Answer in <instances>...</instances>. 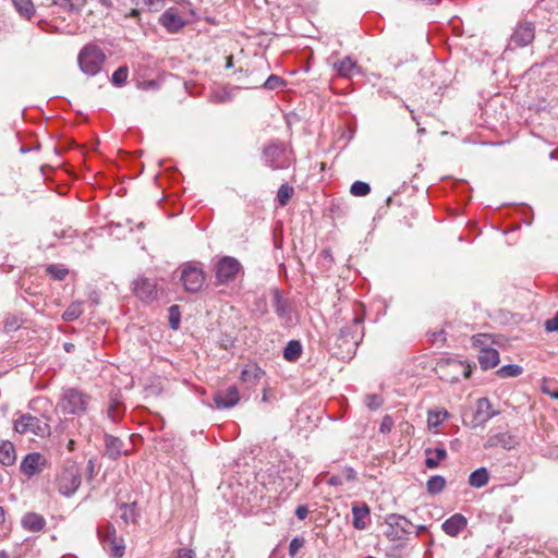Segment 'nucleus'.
Listing matches in <instances>:
<instances>
[{"instance_id":"nucleus-8","label":"nucleus","mask_w":558,"mask_h":558,"mask_svg":"<svg viewBox=\"0 0 558 558\" xmlns=\"http://www.w3.org/2000/svg\"><path fill=\"white\" fill-rule=\"evenodd\" d=\"M386 536L391 542H408L413 533L414 525L401 514H390L387 520Z\"/></svg>"},{"instance_id":"nucleus-15","label":"nucleus","mask_w":558,"mask_h":558,"mask_svg":"<svg viewBox=\"0 0 558 558\" xmlns=\"http://www.w3.org/2000/svg\"><path fill=\"white\" fill-rule=\"evenodd\" d=\"M105 454L112 460L119 459L121 456H128L132 448L130 445H126L119 437L112 436L110 434H105Z\"/></svg>"},{"instance_id":"nucleus-5","label":"nucleus","mask_w":558,"mask_h":558,"mask_svg":"<svg viewBox=\"0 0 558 558\" xmlns=\"http://www.w3.org/2000/svg\"><path fill=\"white\" fill-rule=\"evenodd\" d=\"M439 377L448 383H457L461 378H469L472 373L471 365L456 359H445L437 363Z\"/></svg>"},{"instance_id":"nucleus-47","label":"nucleus","mask_w":558,"mask_h":558,"mask_svg":"<svg viewBox=\"0 0 558 558\" xmlns=\"http://www.w3.org/2000/svg\"><path fill=\"white\" fill-rule=\"evenodd\" d=\"M430 342L438 347H442L444 343L446 342L445 331L439 330V331L432 332L430 333Z\"/></svg>"},{"instance_id":"nucleus-43","label":"nucleus","mask_w":558,"mask_h":558,"mask_svg":"<svg viewBox=\"0 0 558 558\" xmlns=\"http://www.w3.org/2000/svg\"><path fill=\"white\" fill-rule=\"evenodd\" d=\"M169 323L173 330H177L180 326V310L178 305H172L169 308Z\"/></svg>"},{"instance_id":"nucleus-61","label":"nucleus","mask_w":558,"mask_h":558,"mask_svg":"<svg viewBox=\"0 0 558 558\" xmlns=\"http://www.w3.org/2000/svg\"><path fill=\"white\" fill-rule=\"evenodd\" d=\"M263 401H267V392H266V390H264Z\"/></svg>"},{"instance_id":"nucleus-38","label":"nucleus","mask_w":558,"mask_h":558,"mask_svg":"<svg viewBox=\"0 0 558 558\" xmlns=\"http://www.w3.org/2000/svg\"><path fill=\"white\" fill-rule=\"evenodd\" d=\"M395 544H392L388 550H387V556L389 558H403L405 556V548H407V543L405 542H393Z\"/></svg>"},{"instance_id":"nucleus-49","label":"nucleus","mask_w":558,"mask_h":558,"mask_svg":"<svg viewBox=\"0 0 558 558\" xmlns=\"http://www.w3.org/2000/svg\"><path fill=\"white\" fill-rule=\"evenodd\" d=\"M545 328L547 331H558V312L553 318L546 320Z\"/></svg>"},{"instance_id":"nucleus-44","label":"nucleus","mask_w":558,"mask_h":558,"mask_svg":"<svg viewBox=\"0 0 558 558\" xmlns=\"http://www.w3.org/2000/svg\"><path fill=\"white\" fill-rule=\"evenodd\" d=\"M107 414L111 421H113V422L119 421L122 415V412L120 409V403L117 401L111 402L107 410Z\"/></svg>"},{"instance_id":"nucleus-58","label":"nucleus","mask_w":558,"mask_h":558,"mask_svg":"<svg viewBox=\"0 0 558 558\" xmlns=\"http://www.w3.org/2000/svg\"><path fill=\"white\" fill-rule=\"evenodd\" d=\"M425 530H426V526H425V525H418V526L416 527V533H415V534L417 535V534H420L421 532H423V531H425Z\"/></svg>"},{"instance_id":"nucleus-45","label":"nucleus","mask_w":558,"mask_h":558,"mask_svg":"<svg viewBox=\"0 0 558 558\" xmlns=\"http://www.w3.org/2000/svg\"><path fill=\"white\" fill-rule=\"evenodd\" d=\"M365 404L371 410H377L383 404V399L378 395H368L365 398Z\"/></svg>"},{"instance_id":"nucleus-56","label":"nucleus","mask_w":558,"mask_h":558,"mask_svg":"<svg viewBox=\"0 0 558 558\" xmlns=\"http://www.w3.org/2000/svg\"><path fill=\"white\" fill-rule=\"evenodd\" d=\"M4 522V511L3 508L0 506V524Z\"/></svg>"},{"instance_id":"nucleus-41","label":"nucleus","mask_w":558,"mask_h":558,"mask_svg":"<svg viewBox=\"0 0 558 558\" xmlns=\"http://www.w3.org/2000/svg\"><path fill=\"white\" fill-rule=\"evenodd\" d=\"M129 76V70L126 66H119L111 76V82L116 86H122Z\"/></svg>"},{"instance_id":"nucleus-53","label":"nucleus","mask_w":558,"mask_h":558,"mask_svg":"<svg viewBox=\"0 0 558 558\" xmlns=\"http://www.w3.org/2000/svg\"><path fill=\"white\" fill-rule=\"evenodd\" d=\"M163 0H144V2L150 8L156 9L158 4H160Z\"/></svg>"},{"instance_id":"nucleus-33","label":"nucleus","mask_w":558,"mask_h":558,"mask_svg":"<svg viewBox=\"0 0 558 558\" xmlns=\"http://www.w3.org/2000/svg\"><path fill=\"white\" fill-rule=\"evenodd\" d=\"M52 4L60 7L66 12H75L83 8L85 0H51Z\"/></svg>"},{"instance_id":"nucleus-34","label":"nucleus","mask_w":558,"mask_h":558,"mask_svg":"<svg viewBox=\"0 0 558 558\" xmlns=\"http://www.w3.org/2000/svg\"><path fill=\"white\" fill-rule=\"evenodd\" d=\"M446 486V481L440 475L432 476L426 483V489L429 494H438L444 490Z\"/></svg>"},{"instance_id":"nucleus-10","label":"nucleus","mask_w":558,"mask_h":558,"mask_svg":"<svg viewBox=\"0 0 558 558\" xmlns=\"http://www.w3.org/2000/svg\"><path fill=\"white\" fill-rule=\"evenodd\" d=\"M82 475L80 469L75 464L65 466L58 475L57 485L58 490L64 495L70 496L74 494L80 487Z\"/></svg>"},{"instance_id":"nucleus-54","label":"nucleus","mask_w":558,"mask_h":558,"mask_svg":"<svg viewBox=\"0 0 558 558\" xmlns=\"http://www.w3.org/2000/svg\"><path fill=\"white\" fill-rule=\"evenodd\" d=\"M544 392L549 395L554 399H558V389L556 391L544 390Z\"/></svg>"},{"instance_id":"nucleus-25","label":"nucleus","mask_w":558,"mask_h":558,"mask_svg":"<svg viewBox=\"0 0 558 558\" xmlns=\"http://www.w3.org/2000/svg\"><path fill=\"white\" fill-rule=\"evenodd\" d=\"M46 521L44 517L29 512L26 513L22 519V525L25 530L31 532H39L45 527Z\"/></svg>"},{"instance_id":"nucleus-12","label":"nucleus","mask_w":558,"mask_h":558,"mask_svg":"<svg viewBox=\"0 0 558 558\" xmlns=\"http://www.w3.org/2000/svg\"><path fill=\"white\" fill-rule=\"evenodd\" d=\"M486 335L473 336V344L481 348L478 362L482 369L494 368L499 363V352L496 349L485 347Z\"/></svg>"},{"instance_id":"nucleus-26","label":"nucleus","mask_w":558,"mask_h":558,"mask_svg":"<svg viewBox=\"0 0 558 558\" xmlns=\"http://www.w3.org/2000/svg\"><path fill=\"white\" fill-rule=\"evenodd\" d=\"M489 474L486 468H480L473 471L469 476L471 487L481 488L488 483Z\"/></svg>"},{"instance_id":"nucleus-40","label":"nucleus","mask_w":558,"mask_h":558,"mask_svg":"<svg viewBox=\"0 0 558 558\" xmlns=\"http://www.w3.org/2000/svg\"><path fill=\"white\" fill-rule=\"evenodd\" d=\"M371 192V186L368 183L363 181H355L350 187V193L353 196H366Z\"/></svg>"},{"instance_id":"nucleus-36","label":"nucleus","mask_w":558,"mask_h":558,"mask_svg":"<svg viewBox=\"0 0 558 558\" xmlns=\"http://www.w3.org/2000/svg\"><path fill=\"white\" fill-rule=\"evenodd\" d=\"M23 324V318L16 314H10L4 319V329L7 332L17 330Z\"/></svg>"},{"instance_id":"nucleus-57","label":"nucleus","mask_w":558,"mask_h":558,"mask_svg":"<svg viewBox=\"0 0 558 558\" xmlns=\"http://www.w3.org/2000/svg\"><path fill=\"white\" fill-rule=\"evenodd\" d=\"M232 65H233V63H232V56H229V57L227 58V64H226V66H227V68H231Z\"/></svg>"},{"instance_id":"nucleus-17","label":"nucleus","mask_w":558,"mask_h":558,"mask_svg":"<svg viewBox=\"0 0 558 558\" xmlns=\"http://www.w3.org/2000/svg\"><path fill=\"white\" fill-rule=\"evenodd\" d=\"M134 293L141 300L149 302L157 298V286L151 279L138 278L134 282Z\"/></svg>"},{"instance_id":"nucleus-2","label":"nucleus","mask_w":558,"mask_h":558,"mask_svg":"<svg viewBox=\"0 0 558 558\" xmlns=\"http://www.w3.org/2000/svg\"><path fill=\"white\" fill-rule=\"evenodd\" d=\"M90 401V395L82 389L66 387L62 389L57 403V410L64 415L81 416L87 412Z\"/></svg>"},{"instance_id":"nucleus-19","label":"nucleus","mask_w":558,"mask_h":558,"mask_svg":"<svg viewBox=\"0 0 558 558\" xmlns=\"http://www.w3.org/2000/svg\"><path fill=\"white\" fill-rule=\"evenodd\" d=\"M466 523L464 515L456 513L447 519L441 526L446 534L457 536L466 526Z\"/></svg>"},{"instance_id":"nucleus-28","label":"nucleus","mask_w":558,"mask_h":558,"mask_svg":"<svg viewBox=\"0 0 558 558\" xmlns=\"http://www.w3.org/2000/svg\"><path fill=\"white\" fill-rule=\"evenodd\" d=\"M12 3L19 14L26 20H31L35 14V7L32 0H12Z\"/></svg>"},{"instance_id":"nucleus-22","label":"nucleus","mask_w":558,"mask_h":558,"mask_svg":"<svg viewBox=\"0 0 558 558\" xmlns=\"http://www.w3.org/2000/svg\"><path fill=\"white\" fill-rule=\"evenodd\" d=\"M424 453L426 456L425 465L428 469L437 468L447 458V451L444 447L426 448Z\"/></svg>"},{"instance_id":"nucleus-7","label":"nucleus","mask_w":558,"mask_h":558,"mask_svg":"<svg viewBox=\"0 0 558 558\" xmlns=\"http://www.w3.org/2000/svg\"><path fill=\"white\" fill-rule=\"evenodd\" d=\"M14 430L19 434H32L41 438L51 434L50 425L32 414H22L14 421Z\"/></svg>"},{"instance_id":"nucleus-52","label":"nucleus","mask_w":558,"mask_h":558,"mask_svg":"<svg viewBox=\"0 0 558 558\" xmlns=\"http://www.w3.org/2000/svg\"><path fill=\"white\" fill-rule=\"evenodd\" d=\"M327 483L331 486H340L342 485V480L340 476L332 475L327 480Z\"/></svg>"},{"instance_id":"nucleus-4","label":"nucleus","mask_w":558,"mask_h":558,"mask_svg":"<svg viewBox=\"0 0 558 558\" xmlns=\"http://www.w3.org/2000/svg\"><path fill=\"white\" fill-rule=\"evenodd\" d=\"M105 61L106 54L104 50L94 43L85 45L77 56V63L81 71L89 76L98 74Z\"/></svg>"},{"instance_id":"nucleus-21","label":"nucleus","mask_w":558,"mask_h":558,"mask_svg":"<svg viewBox=\"0 0 558 558\" xmlns=\"http://www.w3.org/2000/svg\"><path fill=\"white\" fill-rule=\"evenodd\" d=\"M264 371L256 364L246 365L241 372V380L248 386H255L264 376Z\"/></svg>"},{"instance_id":"nucleus-32","label":"nucleus","mask_w":558,"mask_h":558,"mask_svg":"<svg viewBox=\"0 0 558 558\" xmlns=\"http://www.w3.org/2000/svg\"><path fill=\"white\" fill-rule=\"evenodd\" d=\"M83 313V303L82 302H73L62 314V320L64 322H73L77 319Z\"/></svg>"},{"instance_id":"nucleus-48","label":"nucleus","mask_w":558,"mask_h":558,"mask_svg":"<svg viewBox=\"0 0 558 558\" xmlns=\"http://www.w3.org/2000/svg\"><path fill=\"white\" fill-rule=\"evenodd\" d=\"M392 426H393L392 418L389 415H386V416H384V418L380 423L379 430L381 433H389L391 430Z\"/></svg>"},{"instance_id":"nucleus-6","label":"nucleus","mask_w":558,"mask_h":558,"mask_svg":"<svg viewBox=\"0 0 558 558\" xmlns=\"http://www.w3.org/2000/svg\"><path fill=\"white\" fill-rule=\"evenodd\" d=\"M205 278L204 269L199 263H186L180 267V281L189 293L201 291Z\"/></svg>"},{"instance_id":"nucleus-24","label":"nucleus","mask_w":558,"mask_h":558,"mask_svg":"<svg viewBox=\"0 0 558 558\" xmlns=\"http://www.w3.org/2000/svg\"><path fill=\"white\" fill-rule=\"evenodd\" d=\"M272 295V306L275 308L276 314L280 318H286L290 314V304L288 300L283 299L280 291L278 289H274L271 291Z\"/></svg>"},{"instance_id":"nucleus-27","label":"nucleus","mask_w":558,"mask_h":558,"mask_svg":"<svg viewBox=\"0 0 558 558\" xmlns=\"http://www.w3.org/2000/svg\"><path fill=\"white\" fill-rule=\"evenodd\" d=\"M449 416L445 409L429 410L427 415V425L429 429H436Z\"/></svg>"},{"instance_id":"nucleus-20","label":"nucleus","mask_w":558,"mask_h":558,"mask_svg":"<svg viewBox=\"0 0 558 558\" xmlns=\"http://www.w3.org/2000/svg\"><path fill=\"white\" fill-rule=\"evenodd\" d=\"M353 521L352 525L356 530H364L369 520V508L366 504L356 505L352 507Z\"/></svg>"},{"instance_id":"nucleus-23","label":"nucleus","mask_w":558,"mask_h":558,"mask_svg":"<svg viewBox=\"0 0 558 558\" xmlns=\"http://www.w3.org/2000/svg\"><path fill=\"white\" fill-rule=\"evenodd\" d=\"M16 452L13 442L9 440L0 441V463L10 466L15 463Z\"/></svg>"},{"instance_id":"nucleus-42","label":"nucleus","mask_w":558,"mask_h":558,"mask_svg":"<svg viewBox=\"0 0 558 558\" xmlns=\"http://www.w3.org/2000/svg\"><path fill=\"white\" fill-rule=\"evenodd\" d=\"M46 271L53 279H57V280H63L66 277V275L69 274V270L61 265H49L46 268Z\"/></svg>"},{"instance_id":"nucleus-55","label":"nucleus","mask_w":558,"mask_h":558,"mask_svg":"<svg viewBox=\"0 0 558 558\" xmlns=\"http://www.w3.org/2000/svg\"><path fill=\"white\" fill-rule=\"evenodd\" d=\"M100 3L107 8H110L112 5L111 0H99Z\"/></svg>"},{"instance_id":"nucleus-37","label":"nucleus","mask_w":558,"mask_h":558,"mask_svg":"<svg viewBox=\"0 0 558 558\" xmlns=\"http://www.w3.org/2000/svg\"><path fill=\"white\" fill-rule=\"evenodd\" d=\"M293 194V187L289 184H281L277 192V199L281 206H286Z\"/></svg>"},{"instance_id":"nucleus-50","label":"nucleus","mask_w":558,"mask_h":558,"mask_svg":"<svg viewBox=\"0 0 558 558\" xmlns=\"http://www.w3.org/2000/svg\"><path fill=\"white\" fill-rule=\"evenodd\" d=\"M175 558H194V551L187 548H181L178 550Z\"/></svg>"},{"instance_id":"nucleus-9","label":"nucleus","mask_w":558,"mask_h":558,"mask_svg":"<svg viewBox=\"0 0 558 558\" xmlns=\"http://www.w3.org/2000/svg\"><path fill=\"white\" fill-rule=\"evenodd\" d=\"M98 536L104 549L114 558H121L124 555V544L122 538L117 537L116 527L107 523L98 527Z\"/></svg>"},{"instance_id":"nucleus-16","label":"nucleus","mask_w":558,"mask_h":558,"mask_svg":"<svg viewBox=\"0 0 558 558\" xmlns=\"http://www.w3.org/2000/svg\"><path fill=\"white\" fill-rule=\"evenodd\" d=\"M240 400L239 390L235 386H230L225 390H219L214 397V402L218 409H229L238 404Z\"/></svg>"},{"instance_id":"nucleus-31","label":"nucleus","mask_w":558,"mask_h":558,"mask_svg":"<svg viewBox=\"0 0 558 558\" xmlns=\"http://www.w3.org/2000/svg\"><path fill=\"white\" fill-rule=\"evenodd\" d=\"M302 354V345L300 341L291 340L283 350V357L289 362L296 361Z\"/></svg>"},{"instance_id":"nucleus-3","label":"nucleus","mask_w":558,"mask_h":558,"mask_svg":"<svg viewBox=\"0 0 558 558\" xmlns=\"http://www.w3.org/2000/svg\"><path fill=\"white\" fill-rule=\"evenodd\" d=\"M263 160L272 170H284L294 162L293 150L283 142L271 141L263 148Z\"/></svg>"},{"instance_id":"nucleus-11","label":"nucleus","mask_w":558,"mask_h":558,"mask_svg":"<svg viewBox=\"0 0 558 558\" xmlns=\"http://www.w3.org/2000/svg\"><path fill=\"white\" fill-rule=\"evenodd\" d=\"M242 266L238 259L230 256L222 257L216 265V280L218 284H228L234 281Z\"/></svg>"},{"instance_id":"nucleus-14","label":"nucleus","mask_w":558,"mask_h":558,"mask_svg":"<svg viewBox=\"0 0 558 558\" xmlns=\"http://www.w3.org/2000/svg\"><path fill=\"white\" fill-rule=\"evenodd\" d=\"M47 459L40 452H32L26 454L21 462V472L28 477L34 476L44 471L47 466Z\"/></svg>"},{"instance_id":"nucleus-59","label":"nucleus","mask_w":558,"mask_h":558,"mask_svg":"<svg viewBox=\"0 0 558 558\" xmlns=\"http://www.w3.org/2000/svg\"><path fill=\"white\" fill-rule=\"evenodd\" d=\"M289 478L291 480L290 486H292V489H295L299 486V483L298 482H293V478L291 476H289Z\"/></svg>"},{"instance_id":"nucleus-35","label":"nucleus","mask_w":558,"mask_h":558,"mask_svg":"<svg viewBox=\"0 0 558 558\" xmlns=\"http://www.w3.org/2000/svg\"><path fill=\"white\" fill-rule=\"evenodd\" d=\"M523 372L522 367L515 364H508L499 369H497L496 374L500 378H509V377H518Z\"/></svg>"},{"instance_id":"nucleus-1","label":"nucleus","mask_w":558,"mask_h":558,"mask_svg":"<svg viewBox=\"0 0 558 558\" xmlns=\"http://www.w3.org/2000/svg\"><path fill=\"white\" fill-rule=\"evenodd\" d=\"M364 337L363 318L355 316L352 322L343 326L336 339L337 354L342 359L351 357Z\"/></svg>"},{"instance_id":"nucleus-30","label":"nucleus","mask_w":558,"mask_h":558,"mask_svg":"<svg viewBox=\"0 0 558 558\" xmlns=\"http://www.w3.org/2000/svg\"><path fill=\"white\" fill-rule=\"evenodd\" d=\"M495 414L496 412L492 410V404L487 398L478 399L476 407V416L481 421H487L492 418Z\"/></svg>"},{"instance_id":"nucleus-18","label":"nucleus","mask_w":558,"mask_h":558,"mask_svg":"<svg viewBox=\"0 0 558 558\" xmlns=\"http://www.w3.org/2000/svg\"><path fill=\"white\" fill-rule=\"evenodd\" d=\"M159 22L169 33H177L185 24L182 16L173 9L165 11L159 17Z\"/></svg>"},{"instance_id":"nucleus-29","label":"nucleus","mask_w":558,"mask_h":558,"mask_svg":"<svg viewBox=\"0 0 558 558\" xmlns=\"http://www.w3.org/2000/svg\"><path fill=\"white\" fill-rule=\"evenodd\" d=\"M333 68L340 76L350 77L356 69V63L350 57H345L341 61L333 63Z\"/></svg>"},{"instance_id":"nucleus-46","label":"nucleus","mask_w":558,"mask_h":558,"mask_svg":"<svg viewBox=\"0 0 558 558\" xmlns=\"http://www.w3.org/2000/svg\"><path fill=\"white\" fill-rule=\"evenodd\" d=\"M305 541L302 537H294L289 544V555L294 557L299 550L304 546Z\"/></svg>"},{"instance_id":"nucleus-39","label":"nucleus","mask_w":558,"mask_h":558,"mask_svg":"<svg viewBox=\"0 0 558 558\" xmlns=\"http://www.w3.org/2000/svg\"><path fill=\"white\" fill-rule=\"evenodd\" d=\"M286 85V81L275 74L268 76V78L263 83L262 87L268 90H274L277 88H281Z\"/></svg>"},{"instance_id":"nucleus-51","label":"nucleus","mask_w":558,"mask_h":558,"mask_svg":"<svg viewBox=\"0 0 558 558\" xmlns=\"http://www.w3.org/2000/svg\"><path fill=\"white\" fill-rule=\"evenodd\" d=\"M308 514V509L306 506H299L295 510V515L300 520H304Z\"/></svg>"},{"instance_id":"nucleus-60","label":"nucleus","mask_w":558,"mask_h":558,"mask_svg":"<svg viewBox=\"0 0 558 558\" xmlns=\"http://www.w3.org/2000/svg\"><path fill=\"white\" fill-rule=\"evenodd\" d=\"M72 347H73V344H69V343H66V344H65V350H66L68 352H70V348H72Z\"/></svg>"},{"instance_id":"nucleus-13","label":"nucleus","mask_w":558,"mask_h":558,"mask_svg":"<svg viewBox=\"0 0 558 558\" xmlns=\"http://www.w3.org/2000/svg\"><path fill=\"white\" fill-rule=\"evenodd\" d=\"M535 38V27L531 22H521L514 28L511 38L510 45H514L515 47H525L530 45Z\"/></svg>"}]
</instances>
